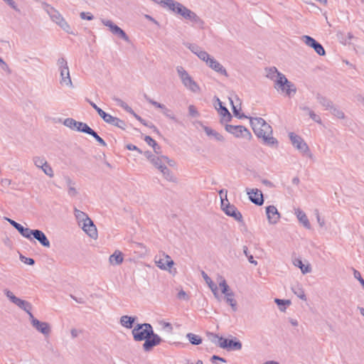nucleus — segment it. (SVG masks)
<instances>
[{
  "mask_svg": "<svg viewBox=\"0 0 364 364\" xmlns=\"http://www.w3.org/2000/svg\"><path fill=\"white\" fill-rule=\"evenodd\" d=\"M4 293L11 302L25 311L28 316L31 314L32 306L28 301L16 296L12 291L7 289L4 290Z\"/></svg>",
  "mask_w": 364,
  "mask_h": 364,
  "instance_id": "obj_10",
  "label": "nucleus"
},
{
  "mask_svg": "<svg viewBox=\"0 0 364 364\" xmlns=\"http://www.w3.org/2000/svg\"><path fill=\"white\" fill-rule=\"evenodd\" d=\"M149 102L155 106L156 107L160 108L161 112H168V109L164 104L159 103L156 101H154L152 100H149Z\"/></svg>",
  "mask_w": 364,
  "mask_h": 364,
  "instance_id": "obj_50",
  "label": "nucleus"
},
{
  "mask_svg": "<svg viewBox=\"0 0 364 364\" xmlns=\"http://www.w3.org/2000/svg\"><path fill=\"white\" fill-rule=\"evenodd\" d=\"M226 215L234 218L237 221H241L242 219V214L237 210L235 206L227 203L223 210Z\"/></svg>",
  "mask_w": 364,
  "mask_h": 364,
  "instance_id": "obj_28",
  "label": "nucleus"
},
{
  "mask_svg": "<svg viewBox=\"0 0 364 364\" xmlns=\"http://www.w3.org/2000/svg\"><path fill=\"white\" fill-rule=\"evenodd\" d=\"M32 161L35 166L38 168L43 166L44 163L47 161L45 157L42 156H34L32 158Z\"/></svg>",
  "mask_w": 364,
  "mask_h": 364,
  "instance_id": "obj_45",
  "label": "nucleus"
},
{
  "mask_svg": "<svg viewBox=\"0 0 364 364\" xmlns=\"http://www.w3.org/2000/svg\"><path fill=\"white\" fill-rule=\"evenodd\" d=\"M316 220H317V222L319 224V225L321 227H323L325 225V223H324V220L323 219L321 218L320 217V215H319V213L318 210H316Z\"/></svg>",
  "mask_w": 364,
  "mask_h": 364,
  "instance_id": "obj_62",
  "label": "nucleus"
},
{
  "mask_svg": "<svg viewBox=\"0 0 364 364\" xmlns=\"http://www.w3.org/2000/svg\"><path fill=\"white\" fill-rule=\"evenodd\" d=\"M250 119L255 134L262 138L264 144L269 146L277 144V140L272 136V127L264 119L261 117H250Z\"/></svg>",
  "mask_w": 364,
  "mask_h": 364,
  "instance_id": "obj_2",
  "label": "nucleus"
},
{
  "mask_svg": "<svg viewBox=\"0 0 364 364\" xmlns=\"http://www.w3.org/2000/svg\"><path fill=\"white\" fill-rule=\"evenodd\" d=\"M177 297H178V299L184 300V301H188L189 299V296L183 289H181L178 291Z\"/></svg>",
  "mask_w": 364,
  "mask_h": 364,
  "instance_id": "obj_56",
  "label": "nucleus"
},
{
  "mask_svg": "<svg viewBox=\"0 0 364 364\" xmlns=\"http://www.w3.org/2000/svg\"><path fill=\"white\" fill-rule=\"evenodd\" d=\"M289 137L293 146L297 149L303 156L312 159L314 156L305 141L294 132L289 133Z\"/></svg>",
  "mask_w": 364,
  "mask_h": 364,
  "instance_id": "obj_7",
  "label": "nucleus"
},
{
  "mask_svg": "<svg viewBox=\"0 0 364 364\" xmlns=\"http://www.w3.org/2000/svg\"><path fill=\"white\" fill-rule=\"evenodd\" d=\"M41 4L52 21L58 25L64 31L68 33H71L70 25L56 9L45 1H41Z\"/></svg>",
  "mask_w": 364,
  "mask_h": 364,
  "instance_id": "obj_4",
  "label": "nucleus"
},
{
  "mask_svg": "<svg viewBox=\"0 0 364 364\" xmlns=\"http://www.w3.org/2000/svg\"><path fill=\"white\" fill-rule=\"evenodd\" d=\"M294 293L301 299L306 301V296L305 295L304 289L299 286L292 288Z\"/></svg>",
  "mask_w": 364,
  "mask_h": 364,
  "instance_id": "obj_46",
  "label": "nucleus"
},
{
  "mask_svg": "<svg viewBox=\"0 0 364 364\" xmlns=\"http://www.w3.org/2000/svg\"><path fill=\"white\" fill-rule=\"evenodd\" d=\"M153 328L150 323L137 324L132 330L134 339L136 341L146 340L153 334Z\"/></svg>",
  "mask_w": 364,
  "mask_h": 364,
  "instance_id": "obj_9",
  "label": "nucleus"
},
{
  "mask_svg": "<svg viewBox=\"0 0 364 364\" xmlns=\"http://www.w3.org/2000/svg\"><path fill=\"white\" fill-rule=\"evenodd\" d=\"M20 259L22 262L26 264H29V265H33L34 263H35V261L32 258H29V257H26L25 256H23V255H21L20 256Z\"/></svg>",
  "mask_w": 364,
  "mask_h": 364,
  "instance_id": "obj_55",
  "label": "nucleus"
},
{
  "mask_svg": "<svg viewBox=\"0 0 364 364\" xmlns=\"http://www.w3.org/2000/svg\"><path fill=\"white\" fill-rule=\"evenodd\" d=\"M62 122L67 127H68L73 130L80 132H83L84 127H82L87 125L86 123L77 122V121L73 119V118H67L65 120H63Z\"/></svg>",
  "mask_w": 364,
  "mask_h": 364,
  "instance_id": "obj_25",
  "label": "nucleus"
},
{
  "mask_svg": "<svg viewBox=\"0 0 364 364\" xmlns=\"http://www.w3.org/2000/svg\"><path fill=\"white\" fill-rule=\"evenodd\" d=\"M159 324L162 327V328L167 333H171L173 332V326L171 323H170L169 322H166L165 321H160Z\"/></svg>",
  "mask_w": 364,
  "mask_h": 364,
  "instance_id": "obj_48",
  "label": "nucleus"
},
{
  "mask_svg": "<svg viewBox=\"0 0 364 364\" xmlns=\"http://www.w3.org/2000/svg\"><path fill=\"white\" fill-rule=\"evenodd\" d=\"M124 261L123 254L119 250H115L109 257V262L112 265H119Z\"/></svg>",
  "mask_w": 364,
  "mask_h": 364,
  "instance_id": "obj_31",
  "label": "nucleus"
},
{
  "mask_svg": "<svg viewBox=\"0 0 364 364\" xmlns=\"http://www.w3.org/2000/svg\"><path fill=\"white\" fill-rule=\"evenodd\" d=\"M246 192L249 196V199L251 200V202L257 205H261L263 204L264 199L261 191L257 188H247Z\"/></svg>",
  "mask_w": 364,
  "mask_h": 364,
  "instance_id": "obj_18",
  "label": "nucleus"
},
{
  "mask_svg": "<svg viewBox=\"0 0 364 364\" xmlns=\"http://www.w3.org/2000/svg\"><path fill=\"white\" fill-rule=\"evenodd\" d=\"M80 16L82 19H85V20H88V21H91L94 18V16L92 14L90 13H86V12H81L80 14Z\"/></svg>",
  "mask_w": 364,
  "mask_h": 364,
  "instance_id": "obj_57",
  "label": "nucleus"
},
{
  "mask_svg": "<svg viewBox=\"0 0 364 364\" xmlns=\"http://www.w3.org/2000/svg\"><path fill=\"white\" fill-rule=\"evenodd\" d=\"M186 47L193 53L195 54L201 61L205 63L206 65L207 62L211 58L208 52H206L201 47L195 43H188L186 45Z\"/></svg>",
  "mask_w": 364,
  "mask_h": 364,
  "instance_id": "obj_16",
  "label": "nucleus"
},
{
  "mask_svg": "<svg viewBox=\"0 0 364 364\" xmlns=\"http://www.w3.org/2000/svg\"><path fill=\"white\" fill-rule=\"evenodd\" d=\"M102 23L108 27L109 31L119 37L120 38L123 39L126 42L129 41V36L126 34V33L118 26L114 24L112 21L102 18L101 19Z\"/></svg>",
  "mask_w": 364,
  "mask_h": 364,
  "instance_id": "obj_13",
  "label": "nucleus"
},
{
  "mask_svg": "<svg viewBox=\"0 0 364 364\" xmlns=\"http://www.w3.org/2000/svg\"><path fill=\"white\" fill-rule=\"evenodd\" d=\"M219 193H220V197H221V208H222L223 210H224V208L225 207L227 203H229L228 199H227V191L225 192V199L223 198V196L224 194V191L223 190H221L219 192Z\"/></svg>",
  "mask_w": 364,
  "mask_h": 364,
  "instance_id": "obj_54",
  "label": "nucleus"
},
{
  "mask_svg": "<svg viewBox=\"0 0 364 364\" xmlns=\"http://www.w3.org/2000/svg\"><path fill=\"white\" fill-rule=\"evenodd\" d=\"M218 346L228 350H240L242 347V343L236 338L233 340L224 338L223 337L219 338Z\"/></svg>",
  "mask_w": 364,
  "mask_h": 364,
  "instance_id": "obj_12",
  "label": "nucleus"
},
{
  "mask_svg": "<svg viewBox=\"0 0 364 364\" xmlns=\"http://www.w3.org/2000/svg\"><path fill=\"white\" fill-rule=\"evenodd\" d=\"M74 215L76 218V220L78 222L79 225H81V224L85 223L87 220L90 219V218L85 213L80 210H77V208L74 209Z\"/></svg>",
  "mask_w": 364,
  "mask_h": 364,
  "instance_id": "obj_35",
  "label": "nucleus"
},
{
  "mask_svg": "<svg viewBox=\"0 0 364 364\" xmlns=\"http://www.w3.org/2000/svg\"><path fill=\"white\" fill-rule=\"evenodd\" d=\"M144 141L149 146H152L154 149H156V147H158V144L156 143V141L149 136H146L144 138Z\"/></svg>",
  "mask_w": 364,
  "mask_h": 364,
  "instance_id": "obj_52",
  "label": "nucleus"
},
{
  "mask_svg": "<svg viewBox=\"0 0 364 364\" xmlns=\"http://www.w3.org/2000/svg\"><path fill=\"white\" fill-rule=\"evenodd\" d=\"M160 172L162 174L164 178L166 181L173 183L177 182V178L167 166L164 167V168Z\"/></svg>",
  "mask_w": 364,
  "mask_h": 364,
  "instance_id": "obj_33",
  "label": "nucleus"
},
{
  "mask_svg": "<svg viewBox=\"0 0 364 364\" xmlns=\"http://www.w3.org/2000/svg\"><path fill=\"white\" fill-rule=\"evenodd\" d=\"M266 213L268 222L270 224H277L280 219V213L274 205H269L266 208Z\"/></svg>",
  "mask_w": 364,
  "mask_h": 364,
  "instance_id": "obj_22",
  "label": "nucleus"
},
{
  "mask_svg": "<svg viewBox=\"0 0 364 364\" xmlns=\"http://www.w3.org/2000/svg\"><path fill=\"white\" fill-rule=\"evenodd\" d=\"M9 6H11L15 11L19 12L20 9H18L17 4L14 0H4Z\"/></svg>",
  "mask_w": 364,
  "mask_h": 364,
  "instance_id": "obj_58",
  "label": "nucleus"
},
{
  "mask_svg": "<svg viewBox=\"0 0 364 364\" xmlns=\"http://www.w3.org/2000/svg\"><path fill=\"white\" fill-rule=\"evenodd\" d=\"M301 41L307 46L314 49L315 52L319 55H325L326 52L322 45L318 43L315 39L309 36H302Z\"/></svg>",
  "mask_w": 364,
  "mask_h": 364,
  "instance_id": "obj_14",
  "label": "nucleus"
},
{
  "mask_svg": "<svg viewBox=\"0 0 364 364\" xmlns=\"http://www.w3.org/2000/svg\"><path fill=\"white\" fill-rule=\"evenodd\" d=\"M57 65L60 72V85L62 87L73 88L74 85L71 80L70 70L66 60L64 58H59L58 60Z\"/></svg>",
  "mask_w": 364,
  "mask_h": 364,
  "instance_id": "obj_6",
  "label": "nucleus"
},
{
  "mask_svg": "<svg viewBox=\"0 0 364 364\" xmlns=\"http://www.w3.org/2000/svg\"><path fill=\"white\" fill-rule=\"evenodd\" d=\"M218 285L220 288L221 289L222 293L225 296L226 294H229L230 292L232 291L228 284L226 282V280L224 277L222 276H220L218 279Z\"/></svg>",
  "mask_w": 364,
  "mask_h": 364,
  "instance_id": "obj_36",
  "label": "nucleus"
},
{
  "mask_svg": "<svg viewBox=\"0 0 364 364\" xmlns=\"http://www.w3.org/2000/svg\"><path fill=\"white\" fill-rule=\"evenodd\" d=\"M353 275L354 277L357 279L361 285L364 287V279L361 277L360 273L358 271L353 269Z\"/></svg>",
  "mask_w": 364,
  "mask_h": 364,
  "instance_id": "obj_59",
  "label": "nucleus"
},
{
  "mask_svg": "<svg viewBox=\"0 0 364 364\" xmlns=\"http://www.w3.org/2000/svg\"><path fill=\"white\" fill-rule=\"evenodd\" d=\"M33 238L38 240L45 247H50V243L45 233L40 230H33Z\"/></svg>",
  "mask_w": 364,
  "mask_h": 364,
  "instance_id": "obj_29",
  "label": "nucleus"
},
{
  "mask_svg": "<svg viewBox=\"0 0 364 364\" xmlns=\"http://www.w3.org/2000/svg\"><path fill=\"white\" fill-rule=\"evenodd\" d=\"M134 321V317L129 316H122L120 318V324L127 328H132Z\"/></svg>",
  "mask_w": 364,
  "mask_h": 364,
  "instance_id": "obj_39",
  "label": "nucleus"
},
{
  "mask_svg": "<svg viewBox=\"0 0 364 364\" xmlns=\"http://www.w3.org/2000/svg\"><path fill=\"white\" fill-rule=\"evenodd\" d=\"M234 296L235 294L233 291H231L225 296V299L226 302L232 307V309L235 311L237 310V301L234 299Z\"/></svg>",
  "mask_w": 364,
  "mask_h": 364,
  "instance_id": "obj_42",
  "label": "nucleus"
},
{
  "mask_svg": "<svg viewBox=\"0 0 364 364\" xmlns=\"http://www.w3.org/2000/svg\"><path fill=\"white\" fill-rule=\"evenodd\" d=\"M211 290V291L213 292L214 296L217 299H220V296H219V294H218V288L217 287V285L215 284L213 285V287H209Z\"/></svg>",
  "mask_w": 364,
  "mask_h": 364,
  "instance_id": "obj_61",
  "label": "nucleus"
},
{
  "mask_svg": "<svg viewBox=\"0 0 364 364\" xmlns=\"http://www.w3.org/2000/svg\"><path fill=\"white\" fill-rule=\"evenodd\" d=\"M176 70L181 83L187 90L193 93H199L200 92L199 85L193 80L183 66H177L176 68Z\"/></svg>",
  "mask_w": 364,
  "mask_h": 364,
  "instance_id": "obj_5",
  "label": "nucleus"
},
{
  "mask_svg": "<svg viewBox=\"0 0 364 364\" xmlns=\"http://www.w3.org/2000/svg\"><path fill=\"white\" fill-rule=\"evenodd\" d=\"M274 301L279 306V309L282 311H285L286 305H289L291 304V301L289 300H283L279 299H275Z\"/></svg>",
  "mask_w": 364,
  "mask_h": 364,
  "instance_id": "obj_47",
  "label": "nucleus"
},
{
  "mask_svg": "<svg viewBox=\"0 0 364 364\" xmlns=\"http://www.w3.org/2000/svg\"><path fill=\"white\" fill-rule=\"evenodd\" d=\"M43 172L48 176L49 178H53L54 176V171L50 165L48 163V161L45 162L43 166L40 167Z\"/></svg>",
  "mask_w": 364,
  "mask_h": 364,
  "instance_id": "obj_43",
  "label": "nucleus"
},
{
  "mask_svg": "<svg viewBox=\"0 0 364 364\" xmlns=\"http://www.w3.org/2000/svg\"><path fill=\"white\" fill-rule=\"evenodd\" d=\"M29 318L32 326L45 336H48L51 332L50 326L47 322L40 321L36 318L33 314H30Z\"/></svg>",
  "mask_w": 364,
  "mask_h": 364,
  "instance_id": "obj_15",
  "label": "nucleus"
},
{
  "mask_svg": "<svg viewBox=\"0 0 364 364\" xmlns=\"http://www.w3.org/2000/svg\"><path fill=\"white\" fill-rule=\"evenodd\" d=\"M323 105L326 107V109L329 112H338L337 109L333 105L332 102L327 100H323Z\"/></svg>",
  "mask_w": 364,
  "mask_h": 364,
  "instance_id": "obj_49",
  "label": "nucleus"
},
{
  "mask_svg": "<svg viewBox=\"0 0 364 364\" xmlns=\"http://www.w3.org/2000/svg\"><path fill=\"white\" fill-rule=\"evenodd\" d=\"M230 103L232 106L233 114H240V112L242 110L241 109V103L239 99L237 97H235V99L230 98Z\"/></svg>",
  "mask_w": 364,
  "mask_h": 364,
  "instance_id": "obj_41",
  "label": "nucleus"
},
{
  "mask_svg": "<svg viewBox=\"0 0 364 364\" xmlns=\"http://www.w3.org/2000/svg\"><path fill=\"white\" fill-rule=\"evenodd\" d=\"M294 264L296 267H298L304 274L311 272V267L310 264L307 263L306 264H303L302 261L299 259H296L294 261Z\"/></svg>",
  "mask_w": 364,
  "mask_h": 364,
  "instance_id": "obj_34",
  "label": "nucleus"
},
{
  "mask_svg": "<svg viewBox=\"0 0 364 364\" xmlns=\"http://www.w3.org/2000/svg\"><path fill=\"white\" fill-rule=\"evenodd\" d=\"M65 181H66V184L68 186V195L71 197L76 196L77 195L78 192H77L76 188L75 187V183L69 177L66 178Z\"/></svg>",
  "mask_w": 364,
  "mask_h": 364,
  "instance_id": "obj_40",
  "label": "nucleus"
},
{
  "mask_svg": "<svg viewBox=\"0 0 364 364\" xmlns=\"http://www.w3.org/2000/svg\"><path fill=\"white\" fill-rule=\"evenodd\" d=\"M33 234V230H31L28 228H25L22 236L25 238L31 240L33 239L32 236Z\"/></svg>",
  "mask_w": 364,
  "mask_h": 364,
  "instance_id": "obj_51",
  "label": "nucleus"
},
{
  "mask_svg": "<svg viewBox=\"0 0 364 364\" xmlns=\"http://www.w3.org/2000/svg\"><path fill=\"white\" fill-rule=\"evenodd\" d=\"M113 100L115 103V105L122 107L124 112H128L129 114H134L132 109L124 101L117 97L113 98Z\"/></svg>",
  "mask_w": 364,
  "mask_h": 364,
  "instance_id": "obj_38",
  "label": "nucleus"
},
{
  "mask_svg": "<svg viewBox=\"0 0 364 364\" xmlns=\"http://www.w3.org/2000/svg\"><path fill=\"white\" fill-rule=\"evenodd\" d=\"M295 215L299 221L305 227L306 229H311V224L306 215V213L299 208L295 210Z\"/></svg>",
  "mask_w": 364,
  "mask_h": 364,
  "instance_id": "obj_30",
  "label": "nucleus"
},
{
  "mask_svg": "<svg viewBox=\"0 0 364 364\" xmlns=\"http://www.w3.org/2000/svg\"><path fill=\"white\" fill-rule=\"evenodd\" d=\"M201 274L208 287H213V285L215 284V283L208 277V275L204 271H202Z\"/></svg>",
  "mask_w": 364,
  "mask_h": 364,
  "instance_id": "obj_53",
  "label": "nucleus"
},
{
  "mask_svg": "<svg viewBox=\"0 0 364 364\" xmlns=\"http://www.w3.org/2000/svg\"><path fill=\"white\" fill-rule=\"evenodd\" d=\"M83 127H84L83 132H82L83 133L87 134L93 136L101 146H107V144L104 141V139L102 137H100L97 134V132H95L93 129H92L87 124L86 126H84Z\"/></svg>",
  "mask_w": 364,
  "mask_h": 364,
  "instance_id": "obj_32",
  "label": "nucleus"
},
{
  "mask_svg": "<svg viewBox=\"0 0 364 364\" xmlns=\"http://www.w3.org/2000/svg\"><path fill=\"white\" fill-rule=\"evenodd\" d=\"M213 104L215 109L220 112V114H230L227 107L223 105V102L218 98H215Z\"/></svg>",
  "mask_w": 364,
  "mask_h": 364,
  "instance_id": "obj_37",
  "label": "nucleus"
},
{
  "mask_svg": "<svg viewBox=\"0 0 364 364\" xmlns=\"http://www.w3.org/2000/svg\"><path fill=\"white\" fill-rule=\"evenodd\" d=\"M265 76L273 82V87L281 95L292 97L296 92L295 85L279 72L276 67L265 68Z\"/></svg>",
  "mask_w": 364,
  "mask_h": 364,
  "instance_id": "obj_1",
  "label": "nucleus"
},
{
  "mask_svg": "<svg viewBox=\"0 0 364 364\" xmlns=\"http://www.w3.org/2000/svg\"><path fill=\"white\" fill-rule=\"evenodd\" d=\"M182 18L186 20L190 21L193 24L196 25L199 27H203L204 25V21L193 11L186 8L185 10Z\"/></svg>",
  "mask_w": 364,
  "mask_h": 364,
  "instance_id": "obj_19",
  "label": "nucleus"
},
{
  "mask_svg": "<svg viewBox=\"0 0 364 364\" xmlns=\"http://www.w3.org/2000/svg\"><path fill=\"white\" fill-rule=\"evenodd\" d=\"M166 6L167 9H168L173 13L180 15L181 17L187 8L182 4L174 0L168 1V2H166Z\"/></svg>",
  "mask_w": 364,
  "mask_h": 364,
  "instance_id": "obj_24",
  "label": "nucleus"
},
{
  "mask_svg": "<svg viewBox=\"0 0 364 364\" xmlns=\"http://www.w3.org/2000/svg\"><path fill=\"white\" fill-rule=\"evenodd\" d=\"M182 18L186 20L190 21L193 24L196 25L199 27H203L204 25V21L193 11L186 8L185 10Z\"/></svg>",
  "mask_w": 364,
  "mask_h": 364,
  "instance_id": "obj_20",
  "label": "nucleus"
},
{
  "mask_svg": "<svg viewBox=\"0 0 364 364\" xmlns=\"http://www.w3.org/2000/svg\"><path fill=\"white\" fill-rule=\"evenodd\" d=\"M206 66H208L211 70H214L215 73H218L225 77L228 76L226 69L213 56H211V58L207 62Z\"/></svg>",
  "mask_w": 364,
  "mask_h": 364,
  "instance_id": "obj_17",
  "label": "nucleus"
},
{
  "mask_svg": "<svg viewBox=\"0 0 364 364\" xmlns=\"http://www.w3.org/2000/svg\"><path fill=\"white\" fill-rule=\"evenodd\" d=\"M0 66L4 71L7 72L8 73H11L9 65L4 61L1 58H0Z\"/></svg>",
  "mask_w": 364,
  "mask_h": 364,
  "instance_id": "obj_60",
  "label": "nucleus"
},
{
  "mask_svg": "<svg viewBox=\"0 0 364 364\" xmlns=\"http://www.w3.org/2000/svg\"><path fill=\"white\" fill-rule=\"evenodd\" d=\"M101 117L108 124L122 129H125L126 128V122L113 115H101Z\"/></svg>",
  "mask_w": 364,
  "mask_h": 364,
  "instance_id": "obj_26",
  "label": "nucleus"
},
{
  "mask_svg": "<svg viewBox=\"0 0 364 364\" xmlns=\"http://www.w3.org/2000/svg\"><path fill=\"white\" fill-rule=\"evenodd\" d=\"M7 220V221L14 227L16 229V228H18V226H19V223H18L17 222L11 220V219H9V218H6Z\"/></svg>",
  "mask_w": 364,
  "mask_h": 364,
  "instance_id": "obj_64",
  "label": "nucleus"
},
{
  "mask_svg": "<svg viewBox=\"0 0 364 364\" xmlns=\"http://www.w3.org/2000/svg\"><path fill=\"white\" fill-rule=\"evenodd\" d=\"M203 129L206 134V135L213 140H215L218 142H224L225 137L218 132L216 130L212 129L211 127L207 126H203Z\"/></svg>",
  "mask_w": 364,
  "mask_h": 364,
  "instance_id": "obj_27",
  "label": "nucleus"
},
{
  "mask_svg": "<svg viewBox=\"0 0 364 364\" xmlns=\"http://www.w3.org/2000/svg\"><path fill=\"white\" fill-rule=\"evenodd\" d=\"M232 115H222L220 122L225 125V129L235 137L250 141L252 136L250 132L244 126L228 124Z\"/></svg>",
  "mask_w": 364,
  "mask_h": 364,
  "instance_id": "obj_3",
  "label": "nucleus"
},
{
  "mask_svg": "<svg viewBox=\"0 0 364 364\" xmlns=\"http://www.w3.org/2000/svg\"><path fill=\"white\" fill-rule=\"evenodd\" d=\"M186 337L188 338L190 343L193 345H199L202 343V339L200 337L192 333H188L186 335Z\"/></svg>",
  "mask_w": 364,
  "mask_h": 364,
  "instance_id": "obj_44",
  "label": "nucleus"
},
{
  "mask_svg": "<svg viewBox=\"0 0 364 364\" xmlns=\"http://www.w3.org/2000/svg\"><path fill=\"white\" fill-rule=\"evenodd\" d=\"M146 156L151 164L159 171H161L164 167L167 166V165L171 167L176 166V162L166 156L153 155L149 152H146Z\"/></svg>",
  "mask_w": 364,
  "mask_h": 364,
  "instance_id": "obj_8",
  "label": "nucleus"
},
{
  "mask_svg": "<svg viewBox=\"0 0 364 364\" xmlns=\"http://www.w3.org/2000/svg\"><path fill=\"white\" fill-rule=\"evenodd\" d=\"M82 229L92 239L97 237V230L92 220L90 218L81 224Z\"/></svg>",
  "mask_w": 364,
  "mask_h": 364,
  "instance_id": "obj_23",
  "label": "nucleus"
},
{
  "mask_svg": "<svg viewBox=\"0 0 364 364\" xmlns=\"http://www.w3.org/2000/svg\"><path fill=\"white\" fill-rule=\"evenodd\" d=\"M162 339L161 337L153 332V334H151L150 338H147L145 340V342L143 344V349L146 352H149L153 347L159 345Z\"/></svg>",
  "mask_w": 364,
  "mask_h": 364,
  "instance_id": "obj_21",
  "label": "nucleus"
},
{
  "mask_svg": "<svg viewBox=\"0 0 364 364\" xmlns=\"http://www.w3.org/2000/svg\"><path fill=\"white\" fill-rule=\"evenodd\" d=\"M156 265L161 269L171 272V269L174 264L173 260L165 252L159 253L154 257Z\"/></svg>",
  "mask_w": 364,
  "mask_h": 364,
  "instance_id": "obj_11",
  "label": "nucleus"
},
{
  "mask_svg": "<svg viewBox=\"0 0 364 364\" xmlns=\"http://www.w3.org/2000/svg\"><path fill=\"white\" fill-rule=\"evenodd\" d=\"M70 334L73 338L77 337L80 334V331L76 328H73L70 331Z\"/></svg>",
  "mask_w": 364,
  "mask_h": 364,
  "instance_id": "obj_63",
  "label": "nucleus"
}]
</instances>
